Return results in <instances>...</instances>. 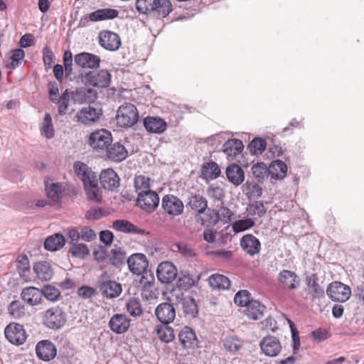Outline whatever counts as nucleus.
I'll list each match as a JSON object with an SVG mask.
<instances>
[{"label":"nucleus","mask_w":364,"mask_h":364,"mask_svg":"<svg viewBox=\"0 0 364 364\" xmlns=\"http://www.w3.org/2000/svg\"><path fill=\"white\" fill-rule=\"evenodd\" d=\"M220 169L215 162H209L203 166L202 174L206 179L213 180L219 176Z\"/></svg>","instance_id":"44"},{"label":"nucleus","mask_w":364,"mask_h":364,"mask_svg":"<svg viewBox=\"0 0 364 364\" xmlns=\"http://www.w3.org/2000/svg\"><path fill=\"white\" fill-rule=\"evenodd\" d=\"M70 94L73 101L78 104L92 103L97 98V91L90 87H80Z\"/></svg>","instance_id":"17"},{"label":"nucleus","mask_w":364,"mask_h":364,"mask_svg":"<svg viewBox=\"0 0 364 364\" xmlns=\"http://www.w3.org/2000/svg\"><path fill=\"white\" fill-rule=\"evenodd\" d=\"M119 15V11L114 9H101L90 14L89 18L91 21L96 22L114 19Z\"/></svg>","instance_id":"33"},{"label":"nucleus","mask_w":364,"mask_h":364,"mask_svg":"<svg viewBox=\"0 0 364 364\" xmlns=\"http://www.w3.org/2000/svg\"><path fill=\"white\" fill-rule=\"evenodd\" d=\"M182 306L183 312L186 316L193 318L198 314V306L193 298H184L182 301Z\"/></svg>","instance_id":"48"},{"label":"nucleus","mask_w":364,"mask_h":364,"mask_svg":"<svg viewBox=\"0 0 364 364\" xmlns=\"http://www.w3.org/2000/svg\"><path fill=\"white\" fill-rule=\"evenodd\" d=\"M244 187V191L248 198H258L262 196V189L256 183L247 181Z\"/></svg>","instance_id":"51"},{"label":"nucleus","mask_w":364,"mask_h":364,"mask_svg":"<svg viewBox=\"0 0 364 364\" xmlns=\"http://www.w3.org/2000/svg\"><path fill=\"white\" fill-rule=\"evenodd\" d=\"M65 243L64 236L60 233H55L48 237L44 242V247L46 250L54 252L62 248Z\"/></svg>","instance_id":"35"},{"label":"nucleus","mask_w":364,"mask_h":364,"mask_svg":"<svg viewBox=\"0 0 364 364\" xmlns=\"http://www.w3.org/2000/svg\"><path fill=\"white\" fill-rule=\"evenodd\" d=\"M41 129L47 139H52L54 136L52 117L49 113H46Z\"/></svg>","instance_id":"52"},{"label":"nucleus","mask_w":364,"mask_h":364,"mask_svg":"<svg viewBox=\"0 0 364 364\" xmlns=\"http://www.w3.org/2000/svg\"><path fill=\"white\" fill-rule=\"evenodd\" d=\"M87 198L90 200L100 202L102 198V192L98 186V178L84 186Z\"/></svg>","instance_id":"41"},{"label":"nucleus","mask_w":364,"mask_h":364,"mask_svg":"<svg viewBox=\"0 0 364 364\" xmlns=\"http://www.w3.org/2000/svg\"><path fill=\"white\" fill-rule=\"evenodd\" d=\"M279 285L284 289L294 290L300 285V279L294 272L284 269L278 274Z\"/></svg>","instance_id":"14"},{"label":"nucleus","mask_w":364,"mask_h":364,"mask_svg":"<svg viewBox=\"0 0 364 364\" xmlns=\"http://www.w3.org/2000/svg\"><path fill=\"white\" fill-rule=\"evenodd\" d=\"M137 205L147 212H153L159 204V197L156 192L150 191L138 194Z\"/></svg>","instance_id":"12"},{"label":"nucleus","mask_w":364,"mask_h":364,"mask_svg":"<svg viewBox=\"0 0 364 364\" xmlns=\"http://www.w3.org/2000/svg\"><path fill=\"white\" fill-rule=\"evenodd\" d=\"M227 178L235 186L240 185L245 180V173L237 164H231L226 168Z\"/></svg>","instance_id":"32"},{"label":"nucleus","mask_w":364,"mask_h":364,"mask_svg":"<svg viewBox=\"0 0 364 364\" xmlns=\"http://www.w3.org/2000/svg\"><path fill=\"white\" fill-rule=\"evenodd\" d=\"M210 286L213 289H228L230 286V280L223 274H213L208 279Z\"/></svg>","instance_id":"39"},{"label":"nucleus","mask_w":364,"mask_h":364,"mask_svg":"<svg viewBox=\"0 0 364 364\" xmlns=\"http://www.w3.org/2000/svg\"><path fill=\"white\" fill-rule=\"evenodd\" d=\"M43 324L50 329H59L66 323V313L60 306H53L43 314Z\"/></svg>","instance_id":"3"},{"label":"nucleus","mask_w":364,"mask_h":364,"mask_svg":"<svg viewBox=\"0 0 364 364\" xmlns=\"http://www.w3.org/2000/svg\"><path fill=\"white\" fill-rule=\"evenodd\" d=\"M6 339L12 344L20 346L26 340V333L21 324L17 323H9L4 330Z\"/></svg>","instance_id":"8"},{"label":"nucleus","mask_w":364,"mask_h":364,"mask_svg":"<svg viewBox=\"0 0 364 364\" xmlns=\"http://www.w3.org/2000/svg\"><path fill=\"white\" fill-rule=\"evenodd\" d=\"M139 112L133 104L124 103L117 109L116 120L122 127H130L139 120Z\"/></svg>","instance_id":"2"},{"label":"nucleus","mask_w":364,"mask_h":364,"mask_svg":"<svg viewBox=\"0 0 364 364\" xmlns=\"http://www.w3.org/2000/svg\"><path fill=\"white\" fill-rule=\"evenodd\" d=\"M267 172H269V169L264 163H258L252 167V173L259 182L264 179Z\"/></svg>","instance_id":"55"},{"label":"nucleus","mask_w":364,"mask_h":364,"mask_svg":"<svg viewBox=\"0 0 364 364\" xmlns=\"http://www.w3.org/2000/svg\"><path fill=\"white\" fill-rule=\"evenodd\" d=\"M125 252L119 247H115L111 250V260L114 265H119L124 262Z\"/></svg>","instance_id":"59"},{"label":"nucleus","mask_w":364,"mask_h":364,"mask_svg":"<svg viewBox=\"0 0 364 364\" xmlns=\"http://www.w3.org/2000/svg\"><path fill=\"white\" fill-rule=\"evenodd\" d=\"M33 271L36 277L43 281L50 279L53 275V271L49 262L41 261L36 263L33 266Z\"/></svg>","instance_id":"34"},{"label":"nucleus","mask_w":364,"mask_h":364,"mask_svg":"<svg viewBox=\"0 0 364 364\" xmlns=\"http://www.w3.org/2000/svg\"><path fill=\"white\" fill-rule=\"evenodd\" d=\"M8 313L15 319L23 318L27 315V311L24 304L19 300L12 301L9 304Z\"/></svg>","instance_id":"36"},{"label":"nucleus","mask_w":364,"mask_h":364,"mask_svg":"<svg viewBox=\"0 0 364 364\" xmlns=\"http://www.w3.org/2000/svg\"><path fill=\"white\" fill-rule=\"evenodd\" d=\"M37 356L43 360L49 361L56 355V348L49 341L43 340L38 343L36 347Z\"/></svg>","instance_id":"22"},{"label":"nucleus","mask_w":364,"mask_h":364,"mask_svg":"<svg viewBox=\"0 0 364 364\" xmlns=\"http://www.w3.org/2000/svg\"><path fill=\"white\" fill-rule=\"evenodd\" d=\"M188 205L198 213H202L207 208V200L203 196L195 194L189 198Z\"/></svg>","instance_id":"40"},{"label":"nucleus","mask_w":364,"mask_h":364,"mask_svg":"<svg viewBox=\"0 0 364 364\" xmlns=\"http://www.w3.org/2000/svg\"><path fill=\"white\" fill-rule=\"evenodd\" d=\"M250 294L247 290H240L235 296V304L240 306L245 307L251 301Z\"/></svg>","instance_id":"56"},{"label":"nucleus","mask_w":364,"mask_h":364,"mask_svg":"<svg viewBox=\"0 0 364 364\" xmlns=\"http://www.w3.org/2000/svg\"><path fill=\"white\" fill-rule=\"evenodd\" d=\"M178 340L183 348L193 349L198 346V339L195 332L188 326L183 327L178 333Z\"/></svg>","instance_id":"25"},{"label":"nucleus","mask_w":364,"mask_h":364,"mask_svg":"<svg viewBox=\"0 0 364 364\" xmlns=\"http://www.w3.org/2000/svg\"><path fill=\"white\" fill-rule=\"evenodd\" d=\"M254 224V221L250 218L239 220L234 223L232 229L235 232H240L252 228Z\"/></svg>","instance_id":"58"},{"label":"nucleus","mask_w":364,"mask_h":364,"mask_svg":"<svg viewBox=\"0 0 364 364\" xmlns=\"http://www.w3.org/2000/svg\"><path fill=\"white\" fill-rule=\"evenodd\" d=\"M77 294L80 297L87 299L95 296L96 291L91 287L82 286L77 289Z\"/></svg>","instance_id":"62"},{"label":"nucleus","mask_w":364,"mask_h":364,"mask_svg":"<svg viewBox=\"0 0 364 364\" xmlns=\"http://www.w3.org/2000/svg\"><path fill=\"white\" fill-rule=\"evenodd\" d=\"M112 228L116 231L127 234L143 235L145 232L127 220H114L112 223Z\"/></svg>","instance_id":"30"},{"label":"nucleus","mask_w":364,"mask_h":364,"mask_svg":"<svg viewBox=\"0 0 364 364\" xmlns=\"http://www.w3.org/2000/svg\"><path fill=\"white\" fill-rule=\"evenodd\" d=\"M152 14L158 18H164L172 11V5L169 0H156Z\"/></svg>","instance_id":"37"},{"label":"nucleus","mask_w":364,"mask_h":364,"mask_svg":"<svg viewBox=\"0 0 364 364\" xmlns=\"http://www.w3.org/2000/svg\"><path fill=\"white\" fill-rule=\"evenodd\" d=\"M225 348L230 352H236L241 348L240 342L234 338H228L224 342Z\"/></svg>","instance_id":"63"},{"label":"nucleus","mask_w":364,"mask_h":364,"mask_svg":"<svg viewBox=\"0 0 364 364\" xmlns=\"http://www.w3.org/2000/svg\"><path fill=\"white\" fill-rule=\"evenodd\" d=\"M156 0H136V9L140 14H151Z\"/></svg>","instance_id":"53"},{"label":"nucleus","mask_w":364,"mask_h":364,"mask_svg":"<svg viewBox=\"0 0 364 364\" xmlns=\"http://www.w3.org/2000/svg\"><path fill=\"white\" fill-rule=\"evenodd\" d=\"M161 206L166 213L173 217L180 215L184 209L183 201L177 196L171 194L163 197Z\"/></svg>","instance_id":"9"},{"label":"nucleus","mask_w":364,"mask_h":364,"mask_svg":"<svg viewBox=\"0 0 364 364\" xmlns=\"http://www.w3.org/2000/svg\"><path fill=\"white\" fill-rule=\"evenodd\" d=\"M306 281L309 294L311 296L313 300L319 299L324 296V290L323 287L318 284V278L315 274L308 276L306 279Z\"/></svg>","instance_id":"31"},{"label":"nucleus","mask_w":364,"mask_h":364,"mask_svg":"<svg viewBox=\"0 0 364 364\" xmlns=\"http://www.w3.org/2000/svg\"><path fill=\"white\" fill-rule=\"evenodd\" d=\"M100 180L105 189L113 191L119 186L120 179L112 168L103 170L100 175Z\"/></svg>","instance_id":"19"},{"label":"nucleus","mask_w":364,"mask_h":364,"mask_svg":"<svg viewBox=\"0 0 364 364\" xmlns=\"http://www.w3.org/2000/svg\"><path fill=\"white\" fill-rule=\"evenodd\" d=\"M143 124L148 132L157 134L164 133L167 128L166 122L159 117L148 116L144 119Z\"/></svg>","instance_id":"21"},{"label":"nucleus","mask_w":364,"mask_h":364,"mask_svg":"<svg viewBox=\"0 0 364 364\" xmlns=\"http://www.w3.org/2000/svg\"><path fill=\"white\" fill-rule=\"evenodd\" d=\"M326 294L333 301L343 303L350 299L351 289L341 282H333L328 284Z\"/></svg>","instance_id":"5"},{"label":"nucleus","mask_w":364,"mask_h":364,"mask_svg":"<svg viewBox=\"0 0 364 364\" xmlns=\"http://www.w3.org/2000/svg\"><path fill=\"white\" fill-rule=\"evenodd\" d=\"M99 44L107 50L116 51L121 46V39L114 32L105 30L98 34Z\"/></svg>","instance_id":"10"},{"label":"nucleus","mask_w":364,"mask_h":364,"mask_svg":"<svg viewBox=\"0 0 364 364\" xmlns=\"http://www.w3.org/2000/svg\"><path fill=\"white\" fill-rule=\"evenodd\" d=\"M16 267L21 276H26L29 272V260L26 255H20L16 259Z\"/></svg>","instance_id":"54"},{"label":"nucleus","mask_w":364,"mask_h":364,"mask_svg":"<svg viewBox=\"0 0 364 364\" xmlns=\"http://www.w3.org/2000/svg\"><path fill=\"white\" fill-rule=\"evenodd\" d=\"M75 172L78 178L83 182V185H86L92 181L95 182V179L98 178L97 174L85 164L77 161L74 164Z\"/></svg>","instance_id":"24"},{"label":"nucleus","mask_w":364,"mask_h":364,"mask_svg":"<svg viewBox=\"0 0 364 364\" xmlns=\"http://www.w3.org/2000/svg\"><path fill=\"white\" fill-rule=\"evenodd\" d=\"M75 63L77 65L85 69H95L100 66V58L92 53L82 52L75 55Z\"/></svg>","instance_id":"18"},{"label":"nucleus","mask_w":364,"mask_h":364,"mask_svg":"<svg viewBox=\"0 0 364 364\" xmlns=\"http://www.w3.org/2000/svg\"><path fill=\"white\" fill-rule=\"evenodd\" d=\"M240 245L243 250L251 256L258 254L261 248L259 240L251 234L245 235L241 238Z\"/></svg>","instance_id":"27"},{"label":"nucleus","mask_w":364,"mask_h":364,"mask_svg":"<svg viewBox=\"0 0 364 364\" xmlns=\"http://www.w3.org/2000/svg\"><path fill=\"white\" fill-rule=\"evenodd\" d=\"M267 143L261 138L253 139L250 144V152L253 154H261L266 149Z\"/></svg>","instance_id":"57"},{"label":"nucleus","mask_w":364,"mask_h":364,"mask_svg":"<svg viewBox=\"0 0 364 364\" xmlns=\"http://www.w3.org/2000/svg\"><path fill=\"white\" fill-rule=\"evenodd\" d=\"M63 187L59 183H46V191L47 196L53 202L57 203L59 201L60 196L63 191Z\"/></svg>","instance_id":"46"},{"label":"nucleus","mask_w":364,"mask_h":364,"mask_svg":"<svg viewBox=\"0 0 364 364\" xmlns=\"http://www.w3.org/2000/svg\"><path fill=\"white\" fill-rule=\"evenodd\" d=\"M287 171V166L286 164L279 160L272 161L269 168V173L273 178H283L286 176Z\"/></svg>","instance_id":"38"},{"label":"nucleus","mask_w":364,"mask_h":364,"mask_svg":"<svg viewBox=\"0 0 364 364\" xmlns=\"http://www.w3.org/2000/svg\"><path fill=\"white\" fill-rule=\"evenodd\" d=\"M69 252L75 257L85 259L90 253V250L87 245L74 242Z\"/></svg>","instance_id":"50"},{"label":"nucleus","mask_w":364,"mask_h":364,"mask_svg":"<svg viewBox=\"0 0 364 364\" xmlns=\"http://www.w3.org/2000/svg\"><path fill=\"white\" fill-rule=\"evenodd\" d=\"M42 297L44 296L50 301L54 302L59 299L60 292L58 288L54 286L47 284L41 289Z\"/></svg>","instance_id":"49"},{"label":"nucleus","mask_w":364,"mask_h":364,"mask_svg":"<svg viewBox=\"0 0 364 364\" xmlns=\"http://www.w3.org/2000/svg\"><path fill=\"white\" fill-rule=\"evenodd\" d=\"M71 97V94L68 90H65L60 98L58 99L56 104H58V112L60 115H65L70 114L69 112V102Z\"/></svg>","instance_id":"43"},{"label":"nucleus","mask_w":364,"mask_h":364,"mask_svg":"<svg viewBox=\"0 0 364 364\" xmlns=\"http://www.w3.org/2000/svg\"><path fill=\"white\" fill-rule=\"evenodd\" d=\"M109 325L113 332L121 334L127 331L130 321L124 314H117L112 316Z\"/></svg>","instance_id":"26"},{"label":"nucleus","mask_w":364,"mask_h":364,"mask_svg":"<svg viewBox=\"0 0 364 364\" xmlns=\"http://www.w3.org/2000/svg\"><path fill=\"white\" fill-rule=\"evenodd\" d=\"M134 186L138 194L150 191V178L143 175L134 178Z\"/></svg>","instance_id":"47"},{"label":"nucleus","mask_w":364,"mask_h":364,"mask_svg":"<svg viewBox=\"0 0 364 364\" xmlns=\"http://www.w3.org/2000/svg\"><path fill=\"white\" fill-rule=\"evenodd\" d=\"M98 288L101 294L107 299H114L122 294L121 284L112 280L107 272H104L99 278Z\"/></svg>","instance_id":"4"},{"label":"nucleus","mask_w":364,"mask_h":364,"mask_svg":"<svg viewBox=\"0 0 364 364\" xmlns=\"http://www.w3.org/2000/svg\"><path fill=\"white\" fill-rule=\"evenodd\" d=\"M208 195L210 198L216 200H220L224 197V191L218 186H210L208 188Z\"/></svg>","instance_id":"61"},{"label":"nucleus","mask_w":364,"mask_h":364,"mask_svg":"<svg viewBox=\"0 0 364 364\" xmlns=\"http://www.w3.org/2000/svg\"><path fill=\"white\" fill-rule=\"evenodd\" d=\"M259 346L262 353L269 357L278 355L282 350L279 340L273 336L264 337L259 343Z\"/></svg>","instance_id":"13"},{"label":"nucleus","mask_w":364,"mask_h":364,"mask_svg":"<svg viewBox=\"0 0 364 364\" xmlns=\"http://www.w3.org/2000/svg\"><path fill=\"white\" fill-rule=\"evenodd\" d=\"M126 309L130 316L139 317L143 314L141 302L137 298H130L126 304Z\"/></svg>","instance_id":"42"},{"label":"nucleus","mask_w":364,"mask_h":364,"mask_svg":"<svg viewBox=\"0 0 364 364\" xmlns=\"http://www.w3.org/2000/svg\"><path fill=\"white\" fill-rule=\"evenodd\" d=\"M165 324L164 326H159L156 327V333L159 338L165 343H169L172 341L175 338L174 331L172 328Z\"/></svg>","instance_id":"45"},{"label":"nucleus","mask_w":364,"mask_h":364,"mask_svg":"<svg viewBox=\"0 0 364 364\" xmlns=\"http://www.w3.org/2000/svg\"><path fill=\"white\" fill-rule=\"evenodd\" d=\"M155 314L161 323L168 324L176 318V309L172 304L164 302L157 306Z\"/></svg>","instance_id":"16"},{"label":"nucleus","mask_w":364,"mask_h":364,"mask_svg":"<svg viewBox=\"0 0 364 364\" xmlns=\"http://www.w3.org/2000/svg\"><path fill=\"white\" fill-rule=\"evenodd\" d=\"M102 115V112L100 109L87 106L77 111L75 118L77 122L86 126H91L97 123Z\"/></svg>","instance_id":"7"},{"label":"nucleus","mask_w":364,"mask_h":364,"mask_svg":"<svg viewBox=\"0 0 364 364\" xmlns=\"http://www.w3.org/2000/svg\"><path fill=\"white\" fill-rule=\"evenodd\" d=\"M112 133L105 129H100L92 132L88 138V145L96 152L105 154L112 142Z\"/></svg>","instance_id":"1"},{"label":"nucleus","mask_w":364,"mask_h":364,"mask_svg":"<svg viewBox=\"0 0 364 364\" xmlns=\"http://www.w3.org/2000/svg\"><path fill=\"white\" fill-rule=\"evenodd\" d=\"M223 148V152L227 155L228 159L232 160L242 151L244 146L241 140L232 139L225 141Z\"/></svg>","instance_id":"29"},{"label":"nucleus","mask_w":364,"mask_h":364,"mask_svg":"<svg viewBox=\"0 0 364 364\" xmlns=\"http://www.w3.org/2000/svg\"><path fill=\"white\" fill-rule=\"evenodd\" d=\"M177 269L170 262H163L160 263L156 269V276L158 279L165 284H170L173 282L177 277Z\"/></svg>","instance_id":"11"},{"label":"nucleus","mask_w":364,"mask_h":364,"mask_svg":"<svg viewBox=\"0 0 364 364\" xmlns=\"http://www.w3.org/2000/svg\"><path fill=\"white\" fill-rule=\"evenodd\" d=\"M82 81L89 85L98 87H107L109 85L111 81V75L106 70H101L96 73L89 71L82 75Z\"/></svg>","instance_id":"6"},{"label":"nucleus","mask_w":364,"mask_h":364,"mask_svg":"<svg viewBox=\"0 0 364 364\" xmlns=\"http://www.w3.org/2000/svg\"><path fill=\"white\" fill-rule=\"evenodd\" d=\"M106 157L114 162H121L128 156V151L120 142L111 144L105 152Z\"/></svg>","instance_id":"20"},{"label":"nucleus","mask_w":364,"mask_h":364,"mask_svg":"<svg viewBox=\"0 0 364 364\" xmlns=\"http://www.w3.org/2000/svg\"><path fill=\"white\" fill-rule=\"evenodd\" d=\"M127 262L130 272L137 275L145 272L149 265L146 257L141 253L133 254Z\"/></svg>","instance_id":"15"},{"label":"nucleus","mask_w":364,"mask_h":364,"mask_svg":"<svg viewBox=\"0 0 364 364\" xmlns=\"http://www.w3.org/2000/svg\"><path fill=\"white\" fill-rule=\"evenodd\" d=\"M247 210L251 215H258L259 217L263 216L266 213L264 204L258 201L250 204Z\"/></svg>","instance_id":"60"},{"label":"nucleus","mask_w":364,"mask_h":364,"mask_svg":"<svg viewBox=\"0 0 364 364\" xmlns=\"http://www.w3.org/2000/svg\"><path fill=\"white\" fill-rule=\"evenodd\" d=\"M266 306L257 300L252 299L245 306L244 310L245 314L251 320H258L261 318Z\"/></svg>","instance_id":"28"},{"label":"nucleus","mask_w":364,"mask_h":364,"mask_svg":"<svg viewBox=\"0 0 364 364\" xmlns=\"http://www.w3.org/2000/svg\"><path fill=\"white\" fill-rule=\"evenodd\" d=\"M80 238L86 242H91L96 238V234L89 227H83L80 231Z\"/></svg>","instance_id":"64"},{"label":"nucleus","mask_w":364,"mask_h":364,"mask_svg":"<svg viewBox=\"0 0 364 364\" xmlns=\"http://www.w3.org/2000/svg\"><path fill=\"white\" fill-rule=\"evenodd\" d=\"M21 298L31 306L41 304L43 300L41 289L34 287L23 288L21 292Z\"/></svg>","instance_id":"23"}]
</instances>
